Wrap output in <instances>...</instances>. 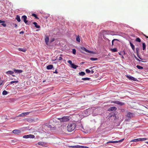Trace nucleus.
I'll list each match as a JSON object with an SVG mask.
<instances>
[{"mask_svg":"<svg viewBox=\"0 0 148 148\" xmlns=\"http://www.w3.org/2000/svg\"><path fill=\"white\" fill-rule=\"evenodd\" d=\"M76 40L79 42H80V38L79 37V36H78L77 37H76Z\"/></svg>","mask_w":148,"mask_h":148,"instance_id":"nucleus-37","label":"nucleus"},{"mask_svg":"<svg viewBox=\"0 0 148 148\" xmlns=\"http://www.w3.org/2000/svg\"><path fill=\"white\" fill-rule=\"evenodd\" d=\"M37 144H38V145H43L44 143H43L42 142H38V143Z\"/></svg>","mask_w":148,"mask_h":148,"instance_id":"nucleus-39","label":"nucleus"},{"mask_svg":"<svg viewBox=\"0 0 148 148\" xmlns=\"http://www.w3.org/2000/svg\"><path fill=\"white\" fill-rule=\"evenodd\" d=\"M24 33V32L21 31L20 32V34H23Z\"/></svg>","mask_w":148,"mask_h":148,"instance_id":"nucleus-54","label":"nucleus"},{"mask_svg":"<svg viewBox=\"0 0 148 148\" xmlns=\"http://www.w3.org/2000/svg\"><path fill=\"white\" fill-rule=\"evenodd\" d=\"M27 121L29 122L32 123L34 121V119L29 118L27 119Z\"/></svg>","mask_w":148,"mask_h":148,"instance_id":"nucleus-25","label":"nucleus"},{"mask_svg":"<svg viewBox=\"0 0 148 148\" xmlns=\"http://www.w3.org/2000/svg\"><path fill=\"white\" fill-rule=\"evenodd\" d=\"M136 54H137V56L140 59L142 60V59H141L140 58V57L139 56V55H138V52H139V49L138 48H136Z\"/></svg>","mask_w":148,"mask_h":148,"instance_id":"nucleus-16","label":"nucleus"},{"mask_svg":"<svg viewBox=\"0 0 148 148\" xmlns=\"http://www.w3.org/2000/svg\"><path fill=\"white\" fill-rule=\"evenodd\" d=\"M58 119L62 122L67 121L69 120V117L68 116H64L61 118H58Z\"/></svg>","mask_w":148,"mask_h":148,"instance_id":"nucleus-2","label":"nucleus"},{"mask_svg":"<svg viewBox=\"0 0 148 148\" xmlns=\"http://www.w3.org/2000/svg\"><path fill=\"white\" fill-rule=\"evenodd\" d=\"M72 53L74 54H75V53H76V50L75 49H73Z\"/></svg>","mask_w":148,"mask_h":148,"instance_id":"nucleus-43","label":"nucleus"},{"mask_svg":"<svg viewBox=\"0 0 148 148\" xmlns=\"http://www.w3.org/2000/svg\"><path fill=\"white\" fill-rule=\"evenodd\" d=\"M4 21L0 20V23H4Z\"/></svg>","mask_w":148,"mask_h":148,"instance_id":"nucleus-52","label":"nucleus"},{"mask_svg":"<svg viewBox=\"0 0 148 148\" xmlns=\"http://www.w3.org/2000/svg\"><path fill=\"white\" fill-rule=\"evenodd\" d=\"M136 42H140L141 41L140 39L139 38H137L136 39Z\"/></svg>","mask_w":148,"mask_h":148,"instance_id":"nucleus-36","label":"nucleus"},{"mask_svg":"<svg viewBox=\"0 0 148 148\" xmlns=\"http://www.w3.org/2000/svg\"><path fill=\"white\" fill-rule=\"evenodd\" d=\"M32 16L34 17H35V18H36V19H39V18L38 17L37 15L35 14H32Z\"/></svg>","mask_w":148,"mask_h":148,"instance_id":"nucleus-29","label":"nucleus"},{"mask_svg":"<svg viewBox=\"0 0 148 148\" xmlns=\"http://www.w3.org/2000/svg\"><path fill=\"white\" fill-rule=\"evenodd\" d=\"M103 33H105V34H111L112 35H113V32L111 31L107 30V31H104L103 32Z\"/></svg>","mask_w":148,"mask_h":148,"instance_id":"nucleus-8","label":"nucleus"},{"mask_svg":"<svg viewBox=\"0 0 148 148\" xmlns=\"http://www.w3.org/2000/svg\"><path fill=\"white\" fill-rule=\"evenodd\" d=\"M8 93V92L6 91L5 90H4L2 92V94L3 95H7Z\"/></svg>","mask_w":148,"mask_h":148,"instance_id":"nucleus-27","label":"nucleus"},{"mask_svg":"<svg viewBox=\"0 0 148 148\" xmlns=\"http://www.w3.org/2000/svg\"><path fill=\"white\" fill-rule=\"evenodd\" d=\"M118 141H109L107 143H118Z\"/></svg>","mask_w":148,"mask_h":148,"instance_id":"nucleus-21","label":"nucleus"},{"mask_svg":"<svg viewBox=\"0 0 148 148\" xmlns=\"http://www.w3.org/2000/svg\"><path fill=\"white\" fill-rule=\"evenodd\" d=\"M119 54L120 55H121V54L120 53H119Z\"/></svg>","mask_w":148,"mask_h":148,"instance_id":"nucleus-64","label":"nucleus"},{"mask_svg":"<svg viewBox=\"0 0 148 148\" xmlns=\"http://www.w3.org/2000/svg\"><path fill=\"white\" fill-rule=\"evenodd\" d=\"M111 50L113 52H115L117 51V50L116 48H114L113 49H112Z\"/></svg>","mask_w":148,"mask_h":148,"instance_id":"nucleus-35","label":"nucleus"},{"mask_svg":"<svg viewBox=\"0 0 148 148\" xmlns=\"http://www.w3.org/2000/svg\"><path fill=\"white\" fill-rule=\"evenodd\" d=\"M84 62H82L81 63V64H84Z\"/></svg>","mask_w":148,"mask_h":148,"instance_id":"nucleus-57","label":"nucleus"},{"mask_svg":"<svg viewBox=\"0 0 148 148\" xmlns=\"http://www.w3.org/2000/svg\"><path fill=\"white\" fill-rule=\"evenodd\" d=\"M49 40V37L48 36H46L45 38V41L47 45H48V43Z\"/></svg>","mask_w":148,"mask_h":148,"instance_id":"nucleus-13","label":"nucleus"},{"mask_svg":"<svg viewBox=\"0 0 148 148\" xmlns=\"http://www.w3.org/2000/svg\"><path fill=\"white\" fill-rule=\"evenodd\" d=\"M135 58L136 59V60H137L139 61H140V60L136 56L135 57Z\"/></svg>","mask_w":148,"mask_h":148,"instance_id":"nucleus-49","label":"nucleus"},{"mask_svg":"<svg viewBox=\"0 0 148 148\" xmlns=\"http://www.w3.org/2000/svg\"><path fill=\"white\" fill-rule=\"evenodd\" d=\"M28 138H34L35 137L34 135L31 134L28 135Z\"/></svg>","mask_w":148,"mask_h":148,"instance_id":"nucleus-19","label":"nucleus"},{"mask_svg":"<svg viewBox=\"0 0 148 148\" xmlns=\"http://www.w3.org/2000/svg\"><path fill=\"white\" fill-rule=\"evenodd\" d=\"M62 59V57H60L58 58V60H60Z\"/></svg>","mask_w":148,"mask_h":148,"instance_id":"nucleus-47","label":"nucleus"},{"mask_svg":"<svg viewBox=\"0 0 148 148\" xmlns=\"http://www.w3.org/2000/svg\"><path fill=\"white\" fill-rule=\"evenodd\" d=\"M18 50L19 51H22L23 52H25L26 51V50H25V49H22L21 48H19L18 49Z\"/></svg>","mask_w":148,"mask_h":148,"instance_id":"nucleus-30","label":"nucleus"},{"mask_svg":"<svg viewBox=\"0 0 148 148\" xmlns=\"http://www.w3.org/2000/svg\"><path fill=\"white\" fill-rule=\"evenodd\" d=\"M112 102L121 106H123L125 104L124 103L119 101H114Z\"/></svg>","mask_w":148,"mask_h":148,"instance_id":"nucleus-3","label":"nucleus"},{"mask_svg":"<svg viewBox=\"0 0 148 148\" xmlns=\"http://www.w3.org/2000/svg\"><path fill=\"white\" fill-rule=\"evenodd\" d=\"M53 65H48L47 66V69L48 70H50L51 69H52V68H53Z\"/></svg>","mask_w":148,"mask_h":148,"instance_id":"nucleus-14","label":"nucleus"},{"mask_svg":"<svg viewBox=\"0 0 148 148\" xmlns=\"http://www.w3.org/2000/svg\"><path fill=\"white\" fill-rule=\"evenodd\" d=\"M53 73H58V72L56 70L55 71L53 72Z\"/></svg>","mask_w":148,"mask_h":148,"instance_id":"nucleus-55","label":"nucleus"},{"mask_svg":"<svg viewBox=\"0 0 148 148\" xmlns=\"http://www.w3.org/2000/svg\"><path fill=\"white\" fill-rule=\"evenodd\" d=\"M143 34V35L144 36H145V37H146V36L145 35V34Z\"/></svg>","mask_w":148,"mask_h":148,"instance_id":"nucleus-58","label":"nucleus"},{"mask_svg":"<svg viewBox=\"0 0 148 148\" xmlns=\"http://www.w3.org/2000/svg\"><path fill=\"white\" fill-rule=\"evenodd\" d=\"M136 67L138 69H143V67H142V66H141L139 65H137L136 66Z\"/></svg>","mask_w":148,"mask_h":148,"instance_id":"nucleus-33","label":"nucleus"},{"mask_svg":"<svg viewBox=\"0 0 148 148\" xmlns=\"http://www.w3.org/2000/svg\"><path fill=\"white\" fill-rule=\"evenodd\" d=\"M14 73V72L12 71H9L6 72V74L8 75H12Z\"/></svg>","mask_w":148,"mask_h":148,"instance_id":"nucleus-12","label":"nucleus"},{"mask_svg":"<svg viewBox=\"0 0 148 148\" xmlns=\"http://www.w3.org/2000/svg\"><path fill=\"white\" fill-rule=\"evenodd\" d=\"M91 73L92 74L94 72V71L93 70H92L91 71Z\"/></svg>","mask_w":148,"mask_h":148,"instance_id":"nucleus-50","label":"nucleus"},{"mask_svg":"<svg viewBox=\"0 0 148 148\" xmlns=\"http://www.w3.org/2000/svg\"><path fill=\"white\" fill-rule=\"evenodd\" d=\"M1 25L4 27H5L6 26V24L4 23H2Z\"/></svg>","mask_w":148,"mask_h":148,"instance_id":"nucleus-46","label":"nucleus"},{"mask_svg":"<svg viewBox=\"0 0 148 148\" xmlns=\"http://www.w3.org/2000/svg\"><path fill=\"white\" fill-rule=\"evenodd\" d=\"M18 80L16 81H12L9 84H13L14 83H18Z\"/></svg>","mask_w":148,"mask_h":148,"instance_id":"nucleus-32","label":"nucleus"},{"mask_svg":"<svg viewBox=\"0 0 148 148\" xmlns=\"http://www.w3.org/2000/svg\"><path fill=\"white\" fill-rule=\"evenodd\" d=\"M33 24L35 25V27L37 28H39L40 27V26L37 25V23L36 22H34L33 23Z\"/></svg>","mask_w":148,"mask_h":148,"instance_id":"nucleus-18","label":"nucleus"},{"mask_svg":"<svg viewBox=\"0 0 148 148\" xmlns=\"http://www.w3.org/2000/svg\"><path fill=\"white\" fill-rule=\"evenodd\" d=\"M85 71L86 73H90L91 72L90 70L88 69H86Z\"/></svg>","mask_w":148,"mask_h":148,"instance_id":"nucleus-41","label":"nucleus"},{"mask_svg":"<svg viewBox=\"0 0 148 148\" xmlns=\"http://www.w3.org/2000/svg\"><path fill=\"white\" fill-rule=\"evenodd\" d=\"M23 113H22L20 114L18 116H16L15 117H14V119L16 118L17 117H19V116H23Z\"/></svg>","mask_w":148,"mask_h":148,"instance_id":"nucleus-40","label":"nucleus"},{"mask_svg":"<svg viewBox=\"0 0 148 148\" xmlns=\"http://www.w3.org/2000/svg\"><path fill=\"white\" fill-rule=\"evenodd\" d=\"M115 41H119V40L118 39H114L113 40L112 42V45L113 46V42Z\"/></svg>","mask_w":148,"mask_h":148,"instance_id":"nucleus-38","label":"nucleus"},{"mask_svg":"<svg viewBox=\"0 0 148 148\" xmlns=\"http://www.w3.org/2000/svg\"><path fill=\"white\" fill-rule=\"evenodd\" d=\"M117 108H116L115 107H112L110 108L109 110V111H113L114 110H116Z\"/></svg>","mask_w":148,"mask_h":148,"instance_id":"nucleus-15","label":"nucleus"},{"mask_svg":"<svg viewBox=\"0 0 148 148\" xmlns=\"http://www.w3.org/2000/svg\"><path fill=\"white\" fill-rule=\"evenodd\" d=\"M85 74V72L83 71H81V72H79V75L82 76H83Z\"/></svg>","mask_w":148,"mask_h":148,"instance_id":"nucleus-24","label":"nucleus"},{"mask_svg":"<svg viewBox=\"0 0 148 148\" xmlns=\"http://www.w3.org/2000/svg\"><path fill=\"white\" fill-rule=\"evenodd\" d=\"M126 77L129 80H131L134 81H136L137 80V79L136 78H135L134 77L130 75H127Z\"/></svg>","mask_w":148,"mask_h":148,"instance_id":"nucleus-7","label":"nucleus"},{"mask_svg":"<svg viewBox=\"0 0 148 148\" xmlns=\"http://www.w3.org/2000/svg\"><path fill=\"white\" fill-rule=\"evenodd\" d=\"M139 141H145L147 140L146 138H139Z\"/></svg>","mask_w":148,"mask_h":148,"instance_id":"nucleus-22","label":"nucleus"},{"mask_svg":"<svg viewBox=\"0 0 148 148\" xmlns=\"http://www.w3.org/2000/svg\"><path fill=\"white\" fill-rule=\"evenodd\" d=\"M12 76H15V75H12Z\"/></svg>","mask_w":148,"mask_h":148,"instance_id":"nucleus-63","label":"nucleus"},{"mask_svg":"<svg viewBox=\"0 0 148 148\" xmlns=\"http://www.w3.org/2000/svg\"><path fill=\"white\" fill-rule=\"evenodd\" d=\"M16 19L18 22H20L21 21V19H20V17L18 15H17L16 16Z\"/></svg>","mask_w":148,"mask_h":148,"instance_id":"nucleus-17","label":"nucleus"},{"mask_svg":"<svg viewBox=\"0 0 148 148\" xmlns=\"http://www.w3.org/2000/svg\"><path fill=\"white\" fill-rule=\"evenodd\" d=\"M76 126L74 123H70L67 127V130L69 132H71L75 130Z\"/></svg>","mask_w":148,"mask_h":148,"instance_id":"nucleus-1","label":"nucleus"},{"mask_svg":"<svg viewBox=\"0 0 148 148\" xmlns=\"http://www.w3.org/2000/svg\"><path fill=\"white\" fill-rule=\"evenodd\" d=\"M124 139H122V140H119V141H118V142H121Z\"/></svg>","mask_w":148,"mask_h":148,"instance_id":"nucleus-53","label":"nucleus"},{"mask_svg":"<svg viewBox=\"0 0 148 148\" xmlns=\"http://www.w3.org/2000/svg\"><path fill=\"white\" fill-rule=\"evenodd\" d=\"M3 83V82L2 81H0V86Z\"/></svg>","mask_w":148,"mask_h":148,"instance_id":"nucleus-51","label":"nucleus"},{"mask_svg":"<svg viewBox=\"0 0 148 148\" xmlns=\"http://www.w3.org/2000/svg\"><path fill=\"white\" fill-rule=\"evenodd\" d=\"M93 67H92L90 68V69H91Z\"/></svg>","mask_w":148,"mask_h":148,"instance_id":"nucleus-60","label":"nucleus"},{"mask_svg":"<svg viewBox=\"0 0 148 148\" xmlns=\"http://www.w3.org/2000/svg\"><path fill=\"white\" fill-rule=\"evenodd\" d=\"M79 147H80V146H72V148H78Z\"/></svg>","mask_w":148,"mask_h":148,"instance_id":"nucleus-45","label":"nucleus"},{"mask_svg":"<svg viewBox=\"0 0 148 148\" xmlns=\"http://www.w3.org/2000/svg\"><path fill=\"white\" fill-rule=\"evenodd\" d=\"M67 62L70 64L71 65H72V64H73L72 63V61L71 60H69L67 61Z\"/></svg>","mask_w":148,"mask_h":148,"instance_id":"nucleus-42","label":"nucleus"},{"mask_svg":"<svg viewBox=\"0 0 148 148\" xmlns=\"http://www.w3.org/2000/svg\"><path fill=\"white\" fill-rule=\"evenodd\" d=\"M130 46L133 49V50H135V47L134 46L133 44L131 42H130Z\"/></svg>","mask_w":148,"mask_h":148,"instance_id":"nucleus-20","label":"nucleus"},{"mask_svg":"<svg viewBox=\"0 0 148 148\" xmlns=\"http://www.w3.org/2000/svg\"><path fill=\"white\" fill-rule=\"evenodd\" d=\"M146 38H148V36H146L145 37Z\"/></svg>","mask_w":148,"mask_h":148,"instance_id":"nucleus-59","label":"nucleus"},{"mask_svg":"<svg viewBox=\"0 0 148 148\" xmlns=\"http://www.w3.org/2000/svg\"><path fill=\"white\" fill-rule=\"evenodd\" d=\"M145 143L148 144V141H146L145 142Z\"/></svg>","mask_w":148,"mask_h":148,"instance_id":"nucleus-56","label":"nucleus"},{"mask_svg":"<svg viewBox=\"0 0 148 148\" xmlns=\"http://www.w3.org/2000/svg\"><path fill=\"white\" fill-rule=\"evenodd\" d=\"M90 60L91 61H93L97 60L98 59L97 58H90Z\"/></svg>","mask_w":148,"mask_h":148,"instance_id":"nucleus-28","label":"nucleus"},{"mask_svg":"<svg viewBox=\"0 0 148 148\" xmlns=\"http://www.w3.org/2000/svg\"><path fill=\"white\" fill-rule=\"evenodd\" d=\"M146 139H147V140H148V138H146Z\"/></svg>","mask_w":148,"mask_h":148,"instance_id":"nucleus-62","label":"nucleus"},{"mask_svg":"<svg viewBox=\"0 0 148 148\" xmlns=\"http://www.w3.org/2000/svg\"><path fill=\"white\" fill-rule=\"evenodd\" d=\"M45 80H44V81H43V82H45Z\"/></svg>","mask_w":148,"mask_h":148,"instance_id":"nucleus-61","label":"nucleus"},{"mask_svg":"<svg viewBox=\"0 0 148 148\" xmlns=\"http://www.w3.org/2000/svg\"><path fill=\"white\" fill-rule=\"evenodd\" d=\"M23 138H28V135H24L23 136Z\"/></svg>","mask_w":148,"mask_h":148,"instance_id":"nucleus-44","label":"nucleus"},{"mask_svg":"<svg viewBox=\"0 0 148 148\" xmlns=\"http://www.w3.org/2000/svg\"><path fill=\"white\" fill-rule=\"evenodd\" d=\"M138 141H139V138L133 139L131 141V142H135Z\"/></svg>","mask_w":148,"mask_h":148,"instance_id":"nucleus-26","label":"nucleus"},{"mask_svg":"<svg viewBox=\"0 0 148 148\" xmlns=\"http://www.w3.org/2000/svg\"><path fill=\"white\" fill-rule=\"evenodd\" d=\"M12 132L14 134L18 135L19 134L21 133V132L19 130H15L13 131Z\"/></svg>","mask_w":148,"mask_h":148,"instance_id":"nucleus-9","label":"nucleus"},{"mask_svg":"<svg viewBox=\"0 0 148 148\" xmlns=\"http://www.w3.org/2000/svg\"><path fill=\"white\" fill-rule=\"evenodd\" d=\"M81 49L83 51H84L87 53H93L92 51H90L86 49L85 48L83 47H81Z\"/></svg>","mask_w":148,"mask_h":148,"instance_id":"nucleus-5","label":"nucleus"},{"mask_svg":"<svg viewBox=\"0 0 148 148\" xmlns=\"http://www.w3.org/2000/svg\"><path fill=\"white\" fill-rule=\"evenodd\" d=\"M106 40L108 41V43H110V40L109 39H108V38H106Z\"/></svg>","mask_w":148,"mask_h":148,"instance_id":"nucleus-48","label":"nucleus"},{"mask_svg":"<svg viewBox=\"0 0 148 148\" xmlns=\"http://www.w3.org/2000/svg\"><path fill=\"white\" fill-rule=\"evenodd\" d=\"M34 112V111H31L30 112H23V116H25L28 115L30 113L33 112Z\"/></svg>","mask_w":148,"mask_h":148,"instance_id":"nucleus-11","label":"nucleus"},{"mask_svg":"<svg viewBox=\"0 0 148 148\" xmlns=\"http://www.w3.org/2000/svg\"><path fill=\"white\" fill-rule=\"evenodd\" d=\"M14 71L15 73H20L23 72V70H21L16 69H14Z\"/></svg>","mask_w":148,"mask_h":148,"instance_id":"nucleus-10","label":"nucleus"},{"mask_svg":"<svg viewBox=\"0 0 148 148\" xmlns=\"http://www.w3.org/2000/svg\"><path fill=\"white\" fill-rule=\"evenodd\" d=\"M90 79V78H88V77L84 78H82V80H89Z\"/></svg>","mask_w":148,"mask_h":148,"instance_id":"nucleus-34","label":"nucleus"},{"mask_svg":"<svg viewBox=\"0 0 148 148\" xmlns=\"http://www.w3.org/2000/svg\"><path fill=\"white\" fill-rule=\"evenodd\" d=\"M71 67L72 68H74V69H76L77 67L78 66H77L74 64H72V65H71Z\"/></svg>","mask_w":148,"mask_h":148,"instance_id":"nucleus-23","label":"nucleus"},{"mask_svg":"<svg viewBox=\"0 0 148 148\" xmlns=\"http://www.w3.org/2000/svg\"><path fill=\"white\" fill-rule=\"evenodd\" d=\"M134 115V113L128 112L127 113L126 116L128 118H131L133 117Z\"/></svg>","mask_w":148,"mask_h":148,"instance_id":"nucleus-4","label":"nucleus"},{"mask_svg":"<svg viewBox=\"0 0 148 148\" xmlns=\"http://www.w3.org/2000/svg\"><path fill=\"white\" fill-rule=\"evenodd\" d=\"M143 50H144L146 48V45L144 43H143L142 44Z\"/></svg>","mask_w":148,"mask_h":148,"instance_id":"nucleus-31","label":"nucleus"},{"mask_svg":"<svg viewBox=\"0 0 148 148\" xmlns=\"http://www.w3.org/2000/svg\"><path fill=\"white\" fill-rule=\"evenodd\" d=\"M22 18L23 19V20L24 23L26 24L29 25L28 23V21L27 20V17L25 15H23L22 17Z\"/></svg>","mask_w":148,"mask_h":148,"instance_id":"nucleus-6","label":"nucleus"}]
</instances>
